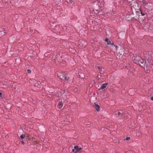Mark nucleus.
I'll return each mask as SVG.
<instances>
[{
  "mask_svg": "<svg viewBox=\"0 0 153 153\" xmlns=\"http://www.w3.org/2000/svg\"><path fill=\"white\" fill-rule=\"evenodd\" d=\"M27 72L28 73L30 74L31 72V71L29 69H28L27 71Z\"/></svg>",
  "mask_w": 153,
  "mask_h": 153,
  "instance_id": "obj_18",
  "label": "nucleus"
},
{
  "mask_svg": "<svg viewBox=\"0 0 153 153\" xmlns=\"http://www.w3.org/2000/svg\"><path fill=\"white\" fill-rule=\"evenodd\" d=\"M132 59L134 63L136 64H138V63H140L139 62V60L140 59H141V57L139 56H137L135 57H134Z\"/></svg>",
  "mask_w": 153,
  "mask_h": 153,
  "instance_id": "obj_6",
  "label": "nucleus"
},
{
  "mask_svg": "<svg viewBox=\"0 0 153 153\" xmlns=\"http://www.w3.org/2000/svg\"><path fill=\"white\" fill-rule=\"evenodd\" d=\"M25 137V135L24 134H22L20 136V138L21 139H23Z\"/></svg>",
  "mask_w": 153,
  "mask_h": 153,
  "instance_id": "obj_16",
  "label": "nucleus"
},
{
  "mask_svg": "<svg viewBox=\"0 0 153 153\" xmlns=\"http://www.w3.org/2000/svg\"><path fill=\"white\" fill-rule=\"evenodd\" d=\"M1 95H2V93H0V96L1 97Z\"/></svg>",
  "mask_w": 153,
  "mask_h": 153,
  "instance_id": "obj_30",
  "label": "nucleus"
},
{
  "mask_svg": "<svg viewBox=\"0 0 153 153\" xmlns=\"http://www.w3.org/2000/svg\"><path fill=\"white\" fill-rule=\"evenodd\" d=\"M146 59L149 61L152 59L153 58V53L152 52H148L145 56Z\"/></svg>",
  "mask_w": 153,
  "mask_h": 153,
  "instance_id": "obj_2",
  "label": "nucleus"
},
{
  "mask_svg": "<svg viewBox=\"0 0 153 153\" xmlns=\"http://www.w3.org/2000/svg\"><path fill=\"white\" fill-rule=\"evenodd\" d=\"M107 45H111V42L110 41H108L107 42Z\"/></svg>",
  "mask_w": 153,
  "mask_h": 153,
  "instance_id": "obj_19",
  "label": "nucleus"
},
{
  "mask_svg": "<svg viewBox=\"0 0 153 153\" xmlns=\"http://www.w3.org/2000/svg\"><path fill=\"white\" fill-rule=\"evenodd\" d=\"M97 68L99 71H101V70L102 68L98 66Z\"/></svg>",
  "mask_w": 153,
  "mask_h": 153,
  "instance_id": "obj_20",
  "label": "nucleus"
},
{
  "mask_svg": "<svg viewBox=\"0 0 153 153\" xmlns=\"http://www.w3.org/2000/svg\"><path fill=\"white\" fill-rule=\"evenodd\" d=\"M40 82H37V83H35V86L36 87H37L38 88H39L40 87Z\"/></svg>",
  "mask_w": 153,
  "mask_h": 153,
  "instance_id": "obj_13",
  "label": "nucleus"
},
{
  "mask_svg": "<svg viewBox=\"0 0 153 153\" xmlns=\"http://www.w3.org/2000/svg\"><path fill=\"white\" fill-rule=\"evenodd\" d=\"M74 149L76 150L75 152V153H77V152H79L82 149L81 148H79V147L77 146L74 147Z\"/></svg>",
  "mask_w": 153,
  "mask_h": 153,
  "instance_id": "obj_7",
  "label": "nucleus"
},
{
  "mask_svg": "<svg viewBox=\"0 0 153 153\" xmlns=\"http://www.w3.org/2000/svg\"><path fill=\"white\" fill-rule=\"evenodd\" d=\"M58 76L59 77V78L61 79H63L64 77L63 74L61 73H59V74H58Z\"/></svg>",
  "mask_w": 153,
  "mask_h": 153,
  "instance_id": "obj_9",
  "label": "nucleus"
},
{
  "mask_svg": "<svg viewBox=\"0 0 153 153\" xmlns=\"http://www.w3.org/2000/svg\"><path fill=\"white\" fill-rule=\"evenodd\" d=\"M108 84V83H105L102 84L101 87V88L99 89V90H102L105 88L106 87V86Z\"/></svg>",
  "mask_w": 153,
  "mask_h": 153,
  "instance_id": "obj_8",
  "label": "nucleus"
},
{
  "mask_svg": "<svg viewBox=\"0 0 153 153\" xmlns=\"http://www.w3.org/2000/svg\"><path fill=\"white\" fill-rule=\"evenodd\" d=\"M21 142V143L22 144L24 145V142L23 141H22Z\"/></svg>",
  "mask_w": 153,
  "mask_h": 153,
  "instance_id": "obj_27",
  "label": "nucleus"
},
{
  "mask_svg": "<svg viewBox=\"0 0 153 153\" xmlns=\"http://www.w3.org/2000/svg\"><path fill=\"white\" fill-rule=\"evenodd\" d=\"M111 45H112V46H113L114 47V45H115L113 43H111Z\"/></svg>",
  "mask_w": 153,
  "mask_h": 153,
  "instance_id": "obj_24",
  "label": "nucleus"
},
{
  "mask_svg": "<svg viewBox=\"0 0 153 153\" xmlns=\"http://www.w3.org/2000/svg\"><path fill=\"white\" fill-rule=\"evenodd\" d=\"M139 12L137 11H135L134 12H132L130 14V17L132 19H137L138 18V14Z\"/></svg>",
  "mask_w": 153,
  "mask_h": 153,
  "instance_id": "obj_3",
  "label": "nucleus"
},
{
  "mask_svg": "<svg viewBox=\"0 0 153 153\" xmlns=\"http://www.w3.org/2000/svg\"><path fill=\"white\" fill-rule=\"evenodd\" d=\"M130 139V137H127L126 139V140H129V139Z\"/></svg>",
  "mask_w": 153,
  "mask_h": 153,
  "instance_id": "obj_22",
  "label": "nucleus"
},
{
  "mask_svg": "<svg viewBox=\"0 0 153 153\" xmlns=\"http://www.w3.org/2000/svg\"><path fill=\"white\" fill-rule=\"evenodd\" d=\"M141 14L142 16H144L145 15V14L143 13H142L141 12Z\"/></svg>",
  "mask_w": 153,
  "mask_h": 153,
  "instance_id": "obj_28",
  "label": "nucleus"
},
{
  "mask_svg": "<svg viewBox=\"0 0 153 153\" xmlns=\"http://www.w3.org/2000/svg\"><path fill=\"white\" fill-rule=\"evenodd\" d=\"M62 57L60 54L57 55L53 57L52 61L56 63H59L62 60Z\"/></svg>",
  "mask_w": 153,
  "mask_h": 153,
  "instance_id": "obj_1",
  "label": "nucleus"
},
{
  "mask_svg": "<svg viewBox=\"0 0 153 153\" xmlns=\"http://www.w3.org/2000/svg\"><path fill=\"white\" fill-rule=\"evenodd\" d=\"M64 78L65 79V80H68L69 79V77L68 76H65Z\"/></svg>",
  "mask_w": 153,
  "mask_h": 153,
  "instance_id": "obj_17",
  "label": "nucleus"
},
{
  "mask_svg": "<svg viewBox=\"0 0 153 153\" xmlns=\"http://www.w3.org/2000/svg\"><path fill=\"white\" fill-rule=\"evenodd\" d=\"M63 105V104L62 102L59 101L58 103V106L59 108L60 109L62 107Z\"/></svg>",
  "mask_w": 153,
  "mask_h": 153,
  "instance_id": "obj_10",
  "label": "nucleus"
},
{
  "mask_svg": "<svg viewBox=\"0 0 153 153\" xmlns=\"http://www.w3.org/2000/svg\"><path fill=\"white\" fill-rule=\"evenodd\" d=\"M139 62L140 63H138V64H139L141 66V67H144L145 66H146V65H145L146 64L145 61L141 58V59H140L139 60Z\"/></svg>",
  "mask_w": 153,
  "mask_h": 153,
  "instance_id": "obj_5",
  "label": "nucleus"
},
{
  "mask_svg": "<svg viewBox=\"0 0 153 153\" xmlns=\"http://www.w3.org/2000/svg\"><path fill=\"white\" fill-rule=\"evenodd\" d=\"M62 91H63V94H61L62 95V97H64L65 98V96H66L65 94V92H64V91H61V93H62Z\"/></svg>",
  "mask_w": 153,
  "mask_h": 153,
  "instance_id": "obj_15",
  "label": "nucleus"
},
{
  "mask_svg": "<svg viewBox=\"0 0 153 153\" xmlns=\"http://www.w3.org/2000/svg\"><path fill=\"white\" fill-rule=\"evenodd\" d=\"M114 47H115L116 50H117V48L118 47V46H117V45H114Z\"/></svg>",
  "mask_w": 153,
  "mask_h": 153,
  "instance_id": "obj_23",
  "label": "nucleus"
},
{
  "mask_svg": "<svg viewBox=\"0 0 153 153\" xmlns=\"http://www.w3.org/2000/svg\"><path fill=\"white\" fill-rule=\"evenodd\" d=\"M94 106L95 107V108H96V110L98 111L100 110V106L97 104H96L95 103H94Z\"/></svg>",
  "mask_w": 153,
  "mask_h": 153,
  "instance_id": "obj_12",
  "label": "nucleus"
},
{
  "mask_svg": "<svg viewBox=\"0 0 153 153\" xmlns=\"http://www.w3.org/2000/svg\"><path fill=\"white\" fill-rule=\"evenodd\" d=\"M75 149H72V152H74V153H75V151H75Z\"/></svg>",
  "mask_w": 153,
  "mask_h": 153,
  "instance_id": "obj_26",
  "label": "nucleus"
},
{
  "mask_svg": "<svg viewBox=\"0 0 153 153\" xmlns=\"http://www.w3.org/2000/svg\"><path fill=\"white\" fill-rule=\"evenodd\" d=\"M120 114H121V113H120V111H118V112H117V115H119Z\"/></svg>",
  "mask_w": 153,
  "mask_h": 153,
  "instance_id": "obj_25",
  "label": "nucleus"
},
{
  "mask_svg": "<svg viewBox=\"0 0 153 153\" xmlns=\"http://www.w3.org/2000/svg\"><path fill=\"white\" fill-rule=\"evenodd\" d=\"M87 45L86 42L84 40H82L79 42L78 47L79 48H83Z\"/></svg>",
  "mask_w": 153,
  "mask_h": 153,
  "instance_id": "obj_4",
  "label": "nucleus"
},
{
  "mask_svg": "<svg viewBox=\"0 0 153 153\" xmlns=\"http://www.w3.org/2000/svg\"><path fill=\"white\" fill-rule=\"evenodd\" d=\"M145 65H146V64H145ZM146 66V67H147V66Z\"/></svg>",
  "mask_w": 153,
  "mask_h": 153,
  "instance_id": "obj_31",
  "label": "nucleus"
},
{
  "mask_svg": "<svg viewBox=\"0 0 153 153\" xmlns=\"http://www.w3.org/2000/svg\"><path fill=\"white\" fill-rule=\"evenodd\" d=\"M105 41L106 42H108V39L107 38H106L105 40Z\"/></svg>",
  "mask_w": 153,
  "mask_h": 153,
  "instance_id": "obj_21",
  "label": "nucleus"
},
{
  "mask_svg": "<svg viewBox=\"0 0 153 153\" xmlns=\"http://www.w3.org/2000/svg\"><path fill=\"white\" fill-rule=\"evenodd\" d=\"M126 19L128 21H130L132 19V18L130 17V15H127L126 16Z\"/></svg>",
  "mask_w": 153,
  "mask_h": 153,
  "instance_id": "obj_11",
  "label": "nucleus"
},
{
  "mask_svg": "<svg viewBox=\"0 0 153 153\" xmlns=\"http://www.w3.org/2000/svg\"><path fill=\"white\" fill-rule=\"evenodd\" d=\"M142 2L143 4L145 5H146L148 4V2L146 0H143Z\"/></svg>",
  "mask_w": 153,
  "mask_h": 153,
  "instance_id": "obj_14",
  "label": "nucleus"
},
{
  "mask_svg": "<svg viewBox=\"0 0 153 153\" xmlns=\"http://www.w3.org/2000/svg\"><path fill=\"white\" fill-rule=\"evenodd\" d=\"M151 100H153V96L152 97H151Z\"/></svg>",
  "mask_w": 153,
  "mask_h": 153,
  "instance_id": "obj_29",
  "label": "nucleus"
}]
</instances>
